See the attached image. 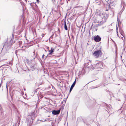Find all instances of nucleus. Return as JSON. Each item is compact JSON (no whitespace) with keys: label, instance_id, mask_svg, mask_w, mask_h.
Returning <instances> with one entry per match:
<instances>
[{"label":"nucleus","instance_id":"1","mask_svg":"<svg viewBox=\"0 0 126 126\" xmlns=\"http://www.w3.org/2000/svg\"><path fill=\"white\" fill-rule=\"evenodd\" d=\"M101 51L99 50H97L94 52L93 53V56L96 58H98L99 57H100L102 54Z\"/></svg>","mask_w":126,"mask_h":126},{"label":"nucleus","instance_id":"2","mask_svg":"<svg viewBox=\"0 0 126 126\" xmlns=\"http://www.w3.org/2000/svg\"><path fill=\"white\" fill-rule=\"evenodd\" d=\"M63 106H62L60 109L57 110H53L52 111V113L54 115H58L59 114L60 112V110H63Z\"/></svg>","mask_w":126,"mask_h":126},{"label":"nucleus","instance_id":"3","mask_svg":"<svg viewBox=\"0 0 126 126\" xmlns=\"http://www.w3.org/2000/svg\"><path fill=\"white\" fill-rule=\"evenodd\" d=\"M101 16V14L102 16H101L102 18V21L103 23L105 22L108 18L107 15L106 14H104L103 15L102 13H100V14Z\"/></svg>","mask_w":126,"mask_h":126},{"label":"nucleus","instance_id":"4","mask_svg":"<svg viewBox=\"0 0 126 126\" xmlns=\"http://www.w3.org/2000/svg\"><path fill=\"white\" fill-rule=\"evenodd\" d=\"M94 40L96 42H98L101 40V38L98 35H95L94 36Z\"/></svg>","mask_w":126,"mask_h":126},{"label":"nucleus","instance_id":"5","mask_svg":"<svg viewBox=\"0 0 126 126\" xmlns=\"http://www.w3.org/2000/svg\"><path fill=\"white\" fill-rule=\"evenodd\" d=\"M121 5L122 6L123 5V8L121 11H122V12L125 9V6H126V4L124 1L123 0H121Z\"/></svg>","mask_w":126,"mask_h":126},{"label":"nucleus","instance_id":"6","mask_svg":"<svg viewBox=\"0 0 126 126\" xmlns=\"http://www.w3.org/2000/svg\"><path fill=\"white\" fill-rule=\"evenodd\" d=\"M85 72L84 70L83 69H82L81 71H80L78 74V76L82 75L84 74Z\"/></svg>","mask_w":126,"mask_h":126},{"label":"nucleus","instance_id":"7","mask_svg":"<svg viewBox=\"0 0 126 126\" xmlns=\"http://www.w3.org/2000/svg\"><path fill=\"white\" fill-rule=\"evenodd\" d=\"M76 79H75V81L74 82L73 84H72V85L71 86V87L70 88L69 92H70L71 91H72V90L73 89V87H74L76 82Z\"/></svg>","mask_w":126,"mask_h":126},{"label":"nucleus","instance_id":"8","mask_svg":"<svg viewBox=\"0 0 126 126\" xmlns=\"http://www.w3.org/2000/svg\"><path fill=\"white\" fill-rule=\"evenodd\" d=\"M102 66V65L101 63H98L96 64L95 67L96 68H101Z\"/></svg>","mask_w":126,"mask_h":126},{"label":"nucleus","instance_id":"9","mask_svg":"<svg viewBox=\"0 0 126 126\" xmlns=\"http://www.w3.org/2000/svg\"><path fill=\"white\" fill-rule=\"evenodd\" d=\"M51 50H49L48 49V51L49 52V55L51 54L52 53L54 52V49H53L52 48H51Z\"/></svg>","mask_w":126,"mask_h":126},{"label":"nucleus","instance_id":"10","mask_svg":"<svg viewBox=\"0 0 126 126\" xmlns=\"http://www.w3.org/2000/svg\"><path fill=\"white\" fill-rule=\"evenodd\" d=\"M111 5H110L109 3H108L107 4L106 6V7L107 8H108L109 9L111 8Z\"/></svg>","mask_w":126,"mask_h":126},{"label":"nucleus","instance_id":"11","mask_svg":"<svg viewBox=\"0 0 126 126\" xmlns=\"http://www.w3.org/2000/svg\"><path fill=\"white\" fill-rule=\"evenodd\" d=\"M64 28L65 30H67L68 29H67V26L66 25V23L65 20L64 21Z\"/></svg>","mask_w":126,"mask_h":126},{"label":"nucleus","instance_id":"12","mask_svg":"<svg viewBox=\"0 0 126 126\" xmlns=\"http://www.w3.org/2000/svg\"><path fill=\"white\" fill-rule=\"evenodd\" d=\"M33 59H32V60H31V61H32H32H33L34 60V59L35 58H36V56L35 55V52L34 51H33Z\"/></svg>","mask_w":126,"mask_h":126},{"label":"nucleus","instance_id":"13","mask_svg":"<svg viewBox=\"0 0 126 126\" xmlns=\"http://www.w3.org/2000/svg\"><path fill=\"white\" fill-rule=\"evenodd\" d=\"M35 67L33 66V65H32L30 66V70L32 71H33L34 70Z\"/></svg>","mask_w":126,"mask_h":126},{"label":"nucleus","instance_id":"14","mask_svg":"<svg viewBox=\"0 0 126 126\" xmlns=\"http://www.w3.org/2000/svg\"><path fill=\"white\" fill-rule=\"evenodd\" d=\"M120 32L121 34L123 36H124V32L122 30H121L120 31Z\"/></svg>","mask_w":126,"mask_h":126},{"label":"nucleus","instance_id":"15","mask_svg":"<svg viewBox=\"0 0 126 126\" xmlns=\"http://www.w3.org/2000/svg\"><path fill=\"white\" fill-rule=\"evenodd\" d=\"M88 65H89V63H85L84 64V65L86 66H87L88 67H89Z\"/></svg>","mask_w":126,"mask_h":126},{"label":"nucleus","instance_id":"16","mask_svg":"<svg viewBox=\"0 0 126 126\" xmlns=\"http://www.w3.org/2000/svg\"><path fill=\"white\" fill-rule=\"evenodd\" d=\"M20 2L21 5L23 6V5H24V3L21 1H20Z\"/></svg>","mask_w":126,"mask_h":126},{"label":"nucleus","instance_id":"17","mask_svg":"<svg viewBox=\"0 0 126 126\" xmlns=\"http://www.w3.org/2000/svg\"><path fill=\"white\" fill-rule=\"evenodd\" d=\"M18 43L19 45H21L22 43V42L21 41H19L18 42Z\"/></svg>","mask_w":126,"mask_h":126},{"label":"nucleus","instance_id":"18","mask_svg":"<svg viewBox=\"0 0 126 126\" xmlns=\"http://www.w3.org/2000/svg\"><path fill=\"white\" fill-rule=\"evenodd\" d=\"M37 89H36L35 90H34V91H33V92L34 93H36L37 92Z\"/></svg>","mask_w":126,"mask_h":126},{"label":"nucleus","instance_id":"19","mask_svg":"<svg viewBox=\"0 0 126 126\" xmlns=\"http://www.w3.org/2000/svg\"><path fill=\"white\" fill-rule=\"evenodd\" d=\"M99 24H96L95 26L96 27H97L98 26H99Z\"/></svg>","mask_w":126,"mask_h":126},{"label":"nucleus","instance_id":"20","mask_svg":"<svg viewBox=\"0 0 126 126\" xmlns=\"http://www.w3.org/2000/svg\"><path fill=\"white\" fill-rule=\"evenodd\" d=\"M12 43H10L9 45H7V46H11V45Z\"/></svg>","mask_w":126,"mask_h":126},{"label":"nucleus","instance_id":"21","mask_svg":"<svg viewBox=\"0 0 126 126\" xmlns=\"http://www.w3.org/2000/svg\"><path fill=\"white\" fill-rule=\"evenodd\" d=\"M123 37H124V36H122V37H121V38H122V40H123Z\"/></svg>","mask_w":126,"mask_h":126},{"label":"nucleus","instance_id":"22","mask_svg":"<svg viewBox=\"0 0 126 126\" xmlns=\"http://www.w3.org/2000/svg\"><path fill=\"white\" fill-rule=\"evenodd\" d=\"M7 83L6 86V88L7 89V90H8V87H7Z\"/></svg>","mask_w":126,"mask_h":126},{"label":"nucleus","instance_id":"23","mask_svg":"<svg viewBox=\"0 0 126 126\" xmlns=\"http://www.w3.org/2000/svg\"><path fill=\"white\" fill-rule=\"evenodd\" d=\"M45 56L43 54L42 56V58H43L44 57V56Z\"/></svg>","mask_w":126,"mask_h":126},{"label":"nucleus","instance_id":"24","mask_svg":"<svg viewBox=\"0 0 126 126\" xmlns=\"http://www.w3.org/2000/svg\"><path fill=\"white\" fill-rule=\"evenodd\" d=\"M109 9L108 8H107V9L106 10V11H108Z\"/></svg>","mask_w":126,"mask_h":126},{"label":"nucleus","instance_id":"25","mask_svg":"<svg viewBox=\"0 0 126 126\" xmlns=\"http://www.w3.org/2000/svg\"><path fill=\"white\" fill-rule=\"evenodd\" d=\"M49 55V54H48L47 55V56H46V58H47V57L48 55Z\"/></svg>","mask_w":126,"mask_h":126},{"label":"nucleus","instance_id":"26","mask_svg":"<svg viewBox=\"0 0 126 126\" xmlns=\"http://www.w3.org/2000/svg\"><path fill=\"white\" fill-rule=\"evenodd\" d=\"M30 118H31V119H32V120H33V119H32V118L31 117V116H30Z\"/></svg>","mask_w":126,"mask_h":126},{"label":"nucleus","instance_id":"27","mask_svg":"<svg viewBox=\"0 0 126 126\" xmlns=\"http://www.w3.org/2000/svg\"><path fill=\"white\" fill-rule=\"evenodd\" d=\"M37 0V2H38L39 1V0Z\"/></svg>","mask_w":126,"mask_h":126},{"label":"nucleus","instance_id":"28","mask_svg":"<svg viewBox=\"0 0 126 126\" xmlns=\"http://www.w3.org/2000/svg\"><path fill=\"white\" fill-rule=\"evenodd\" d=\"M105 0L106 2H107L108 1H109V0Z\"/></svg>","mask_w":126,"mask_h":126},{"label":"nucleus","instance_id":"29","mask_svg":"<svg viewBox=\"0 0 126 126\" xmlns=\"http://www.w3.org/2000/svg\"><path fill=\"white\" fill-rule=\"evenodd\" d=\"M22 94H24V93L23 92H22Z\"/></svg>","mask_w":126,"mask_h":126},{"label":"nucleus","instance_id":"30","mask_svg":"<svg viewBox=\"0 0 126 126\" xmlns=\"http://www.w3.org/2000/svg\"><path fill=\"white\" fill-rule=\"evenodd\" d=\"M1 83L0 84V87H1Z\"/></svg>","mask_w":126,"mask_h":126},{"label":"nucleus","instance_id":"31","mask_svg":"<svg viewBox=\"0 0 126 126\" xmlns=\"http://www.w3.org/2000/svg\"><path fill=\"white\" fill-rule=\"evenodd\" d=\"M16 125H15L14 124V125L13 126H16Z\"/></svg>","mask_w":126,"mask_h":126},{"label":"nucleus","instance_id":"32","mask_svg":"<svg viewBox=\"0 0 126 126\" xmlns=\"http://www.w3.org/2000/svg\"><path fill=\"white\" fill-rule=\"evenodd\" d=\"M24 90L25 91L26 90V89L25 88L24 89Z\"/></svg>","mask_w":126,"mask_h":126},{"label":"nucleus","instance_id":"33","mask_svg":"<svg viewBox=\"0 0 126 126\" xmlns=\"http://www.w3.org/2000/svg\"><path fill=\"white\" fill-rule=\"evenodd\" d=\"M25 0V1H26V2H27V0Z\"/></svg>","mask_w":126,"mask_h":126},{"label":"nucleus","instance_id":"34","mask_svg":"<svg viewBox=\"0 0 126 126\" xmlns=\"http://www.w3.org/2000/svg\"><path fill=\"white\" fill-rule=\"evenodd\" d=\"M117 29H118V28H117V27H116V30H117Z\"/></svg>","mask_w":126,"mask_h":126},{"label":"nucleus","instance_id":"35","mask_svg":"<svg viewBox=\"0 0 126 126\" xmlns=\"http://www.w3.org/2000/svg\"><path fill=\"white\" fill-rule=\"evenodd\" d=\"M97 29H95V30H96V31H97Z\"/></svg>","mask_w":126,"mask_h":126},{"label":"nucleus","instance_id":"36","mask_svg":"<svg viewBox=\"0 0 126 126\" xmlns=\"http://www.w3.org/2000/svg\"><path fill=\"white\" fill-rule=\"evenodd\" d=\"M47 48H48V49H49V47H47Z\"/></svg>","mask_w":126,"mask_h":126},{"label":"nucleus","instance_id":"37","mask_svg":"<svg viewBox=\"0 0 126 126\" xmlns=\"http://www.w3.org/2000/svg\"><path fill=\"white\" fill-rule=\"evenodd\" d=\"M108 84V83H107V84L106 83V84H105V85H106V84Z\"/></svg>","mask_w":126,"mask_h":126},{"label":"nucleus","instance_id":"38","mask_svg":"<svg viewBox=\"0 0 126 126\" xmlns=\"http://www.w3.org/2000/svg\"><path fill=\"white\" fill-rule=\"evenodd\" d=\"M12 39H11V41L12 40Z\"/></svg>","mask_w":126,"mask_h":126},{"label":"nucleus","instance_id":"39","mask_svg":"<svg viewBox=\"0 0 126 126\" xmlns=\"http://www.w3.org/2000/svg\"><path fill=\"white\" fill-rule=\"evenodd\" d=\"M117 33H118V32H117Z\"/></svg>","mask_w":126,"mask_h":126},{"label":"nucleus","instance_id":"40","mask_svg":"<svg viewBox=\"0 0 126 126\" xmlns=\"http://www.w3.org/2000/svg\"><path fill=\"white\" fill-rule=\"evenodd\" d=\"M117 85H120V84H118Z\"/></svg>","mask_w":126,"mask_h":126},{"label":"nucleus","instance_id":"41","mask_svg":"<svg viewBox=\"0 0 126 126\" xmlns=\"http://www.w3.org/2000/svg\"><path fill=\"white\" fill-rule=\"evenodd\" d=\"M125 81H126V79H125Z\"/></svg>","mask_w":126,"mask_h":126}]
</instances>
